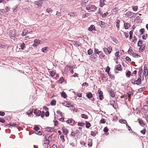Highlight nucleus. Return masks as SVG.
<instances>
[{
	"label": "nucleus",
	"instance_id": "42",
	"mask_svg": "<svg viewBox=\"0 0 148 148\" xmlns=\"http://www.w3.org/2000/svg\"><path fill=\"white\" fill-rule=\"evenodd\" d=\"M110 68L108 66H107V67L106 68V72L108 73L109 74V71H110Z\"/></svg>",
	"mask_w": 148,
	"mask_h": 148
},
{
	"label": "nucleus",
	"instance_id": "18",
	"mask_svg": "<svg viewBox=\"0 0 148 148\" xmlns=\"http://www.w3.org/2000/svg\"><path fill=\"white\" fill-rule=\"evenodd\" d=\"M45 130L47 131L51 132L54 131V129L53 128L51 127H47L46 128Z\"/></svg>",
	"mask_w": 148,
	"mask_h": 148
},
{
	"label": "nucleus",
	"instance_id": "2",
	"mask_svg": "<svg viewBox=\"0 0 148 148\" xmlns=\"http://www.w3.org/2000/svg\"><path fill=\"white\" fill-rule=\"evenodd\" d=\"M103 50L106 55H108L111 53L112 51V48L110 47H108V48H103Z\"/></svg>",
	"mask_w": 148,
	"mask_h": 148
},
{
	"label": "nucleus",
	"instance_id": "35",
	"mask_svg": "<svg viewBox=\"0 0 148 148\" xmlns=\"http://www.w3.org/2000/svg\"><path fill=\"white\" fill-rule=\"evenodd\" d=\"M88 55H90L92 54V53L93 51L91 49H90L88 51Z\"/></svg>",
	"mask_w": 148,
	"mask_h": 148
},
{
	"label": "nucleus",
	"instance_id": "52",
	"mask_svg": "<svg viewBox=\"0 0 148 148\" xmlns=\"http://www.w3.org/2000/svg\"><path fill=\"white\" fill-rule=\"evenodd\" d=\"M35 133L39 135H42V132L40 131L38 132L37 131Z\"/></svg>",
	"mask_w": 148,
	"mask_h": 148
},
{
	"label": "nucleus",
	"instance_id": "41",
	"mask_svg": "<svg viewBox=\"0 0 148 148\" xmlns=\"http://www.w3.org/2000/svg\"><path fill=\"white\" fill-rule=\"evenodd\" d=\"M11 36L13 37H14L15 36V31L14 30H13L12 31H11Z\"/></svg>",
	"mask_w": 148,
	"mask_h": 148
},
{
	"label": "nucleus",
	"instance_id": "9",
	"mask_svg": "<svg viewBox=\"0 0 148 148\" xmlns=\"http://www.w3.org/2000/svg\"><path fill=\"white\" fill-rule=\"evenodd\" d=\"M34 113L37 116H40L41 114V111L40 110H38L37 109L34 110Z\"/></svg>",
	"mask_w": 148,
	"mask_h": 148
},
{
	"label": "nucleus",
	"instance_id": "22",
	"mask_svg": "<svg viewBox=\"0 0 148 148\" xmlns=\"http://www.w3.org/2000/svg\"><path fill=\"white\" fill-rule=\"evenodd\" d=\"M119 121L120 123H125L126 124L127 123L126 121L124 119H120L119 120Z\"/></svg>",
	"mask_w": 148,
	"mask_h": 148
},
{
	"label": "nucleus",
	"instance_id": "56",
	"mask_svg": "<svg viewBox=\"0 0 148 148\" xmlns=\"http://www.w3.org/2000/svg\"><path fill=\"white\" fill-rule=\"evenodd\" d=\"M137 41V39L135 38V37H134L133 39L132 40V42H134V43H135Z\"/></svg>",
	"mask_w": 148,
	"mask_h": 148
},
{
	"label": "nucleus",
	"instance_id": "37",
	"mask_svg": "<svg viewBox=\"0 0 148 148\" xmlns=\"http://www.w3.org/2000/svg\"><path fill=\"white\" fill-rule=\"evenodd\" d=\"M131 75V72L130 71H128L126 73V77H129Z\"/></svg>",
	"mask_w": 148,
	"mask_h": 148
},
{
	"label": "nucleus",
	"instance_id": "38",
	"mask_svg": "<svg viewBox=\"0 0 148 148\" xmlns=\"http://www.w3.org/2000/svg\"><path fill=\"white\" fill-rule=\"evenodd\" d=\"M76 132H72L71 133V135L73 137H75L76 134H77V132H78V131H76Z\"/></svg>",
	"mask_w": 148,
	"mask_h": 148
},
{
	"label": "nucleus",
	"instance_id": "44",
	"mask_svg": "<svg viewBox=\"0 0 148 148\" xmlns=\"http://www.w3.org/2000/svg\"><path fill=\"white\" fill-rule=\"evenodd\" d=\"M73 44L76 47H77L79 45V44L77 42H73Z\"/></svg>",
	"mask_w": 148,
	"mask_h": 148
},
{
	"label": "nucleus",
	"instance_id": "63",
	"mask_svg": "<svg viewBox=\"0 0 148 148\" xmlns=\"http://www.w3.org/2000/svg\"><path fill=\"white\" fill-rule=\"evenodd\" d=\"M98 93L99 94V95H102L103 92H102L101 90H99L98 91Z\"/></svg>",
	"mask_w": 148,
	"mask_h": 148
},
{
	"label": "nucleus",
	"instance_id": "14",
	"mask_svg": "<svg viewBox=\"0 0 148 148\" xmlns=\"http://www.w3.org/2000/svg\"><path fill=\"white\" fill-rule=\"evenodd\" d=\"M141 83V81L140 77H139L137 80H135L134 82V84H136L139 85Z\"/></svg>",
	"mask_w": 148,
	"mask_h": 148
},
{
	"label": "nucleus",
	"instance_id": "40",
	"mask_svg": "<svg viewBox=\"0 0 148 148\" xmlns=\"http://www.w3.org/2000/svg\"><path fill=\"white\" fill-rule=\"evenodd\" d=\"M88 0H82V2L83 5H85L88 2Z\"/></svg>",
	"mask_w": 148,
	"mask_h": 148
},
{
	"label": "nucleus",
	"instance_id": "53",
	"mask_svg": "<svg viewBox=\"0 0 148 148\" xmlns=\"http://www.w3.org/2000/svg\"><path fill=\"white\" fill-rule=\"evenodd\" d=\"M46 11L48 13H50V12H52V11L50 9H47Z\"/></svg>",
	"mask_w": 148,
	"mask_h": 148
},
{
	"label": "nucleus",
	"instance_id": "21",
	"mask_svg": "<svg viewBox=\"0 0 148 148\" xmlns=\"http://www.w3.org/2000/svg\"><path fill=\"white\" fill-rule=\"evenodd\" d=\"M112 12L113 14H115L117 12V8H114L112 10Z\"/></svg>",
	"mask_w": 148,
	"mask_h": 148
},
{
	"label": "nucleus",
	"instance_id": "26",
	"mask_svg": "<svg viewBox=\"0 0 148 148\" xmlns=\"http://www.w3.org/2000/svg\"><path fill=\"white\" fill-rule=\"evenodd\" d=\"M105 0H102L100 1V6L101 7H102L104 5V1Z\"/></svg>",
	"mask_w": 148,
	"mask_h": 148
},
{
	"label": "nucleus",
	"instance_id": "29",
	"mask_svg": "<svg viewBox=\"0 0 148 148\" xmlns=\"http://www.w3.org/2000/svg\"><path fill=\"white\" fill-rule=\"evenodd\" d=\"M132 8L133 10L134 11H136L138 9V7L137 6H133Z\"/></svg>",
	"mask_w": 148,
	"mask_h": 148
},
{
	"label": "nucleus",
	"instance_id": "58",
	"mask_svg": "<svg viewBox=\"0 0 148 148\" xmlns=\"http://www.w3.org/2000/svg\"><path fill=\"white\" fill-rule=\"evenodd\" d=\"M5 10L7 12H8L10 11V8L8 7H6L5 8Z\"/></svg>",
	"mask_w": 148,
	"mask_h": 148
},
{
	"label": "nucleus",
	"instance_id": "25",
	"mask_svg": "<svg viewBox=\"0 0 148 148\" xmlns=\"http://www.w3.org/2000/svg\"><path fill=\"white\" fill-rule=\"evenodd\" d=\"M28 33V31L27 30H24L23 31L22 33V35L25 36L27 35Z\"/></svg>",
	"mask_w": 148,
	"mask_h": 148
},
{
	"label": "nucleus",
	"instance_id": "23",
	"mask_svg": "<svg viewBox=\"0 0 148 148\" xmlns=\"http://www.w3.org/2000/svg\"><path fill=\"white\" fill-rule=\"evenodd\" d=\"M90 124L87 121L86 122V127L87 128H89L90 127Z\"/></svg>",
	"mask_w": 148,
	"mask_h": 148
},
{
	"label": "nucleus",
	"instance_id": "8",
	"mask_svg": "<svg viewBox=\"0 0 148 148\" xmlns=\"http://www.w3.org/2000/svg\"><path fill=\"white\" fill-rule=\"evenodd\" d=\"M34 42V43L33 45V47H37L40 44V41L39 40H35Z\"/></svg>",
	"mask_w": 148,
	"mask_h": 148
},
{
	"label": "nucleus",
	"instance_id": "31",
	"mask_svg": "<svg viewBox=\"0 0 148 148\" xmlns=\"http://www.w3.org/2000/svg\"><path fill=\"white\" fill-rule=\"evenodd\" d=\"M92 94L91 93H88L87 94V96L88 98H90L92 97Z\"/></svg>",
	"mask_w": 148,
	"mask_h": 148
},
{
	"label": "nucleus",
	"instance_id": "5",
	"mask_svg": "<svg viewBox=\"0 0 148 148\" xmlns=\"http://www.w3.org/2000/svg\"><path fill=\"white\" fill-rule=\"evenodd\" d=\"M119 51H117L115 53L114 55L116 58H114V60L116 62V63H118V61L119 58L120 57L119 55Z\"/></svg>",
	"mask_w": 148,
	"mask_h": 148
},
{
	"label": "nucleus",
	"instance_id": "33",
	"mask_svg": "<svg viewBox=\"0 0 148 148\" xmlns=\"http://www.w3.org/2000/svg\"><path fill=\"white\" fill-rule=\"evenodd\" d=\"M56 101L55 100H53L51 101L50 103V105L51 106H54L56 105Z\"/></svg>",
	"mask_w": 148,
	"mask_h": 148
},
{
	"label": "nucleus",
	"instance_id": "39",
	"mask_svg": "<svg viewBox=\"0 0 148 148\" xmlns=\"http://www.w3.org/2000/svg\"><path fill=\"white\" fill-rule=\"evenodd\" d=\"M78 125L79 126L83 127L85 125V123H84L78 122Z\"/></svg>",
	"mask_w": 148,
	"mask_h": 148
},
{
	"label": "nucleus",
	"instance_id": "15",
	"mask_svg": "<svg viewBox=\"0 0 148 148\" xmlns=\"http://www.w3.org/2000/svg\"><path fill=\"white\" fill-rule=\"evenodd\" d=\"M143 74L145 76V77L147 76L148 74L147 69V68L145 67V66H144V72L143 73Z\"/></svg>",
	"mask_w": 148,
	"mask_h": 148
},
{
	"label": "nucleus",
	"instance_id": "59",
	"mask_svg": "<svg viewBox=\"0 0 148 148\" xmlns=\"http://www.w3.org/2000/svg\"><path fill=\"white\" fill-rule=\"evenodd\" d=\"M69 15L71 16L74 17L75 16V14L74 13H72L70 14H68V15Z\"/></svg>",
	"mask_w": 148,
	"mask_h": 148
},
{
	"label": "nucleus",
	"instance_id": "64",
	"mask_svg": "<svg viewBox=\"0 0 148 148\" xmlns=\"http://www.w3.org/2000/svg\"><path fill=\"white\" fill-rule=\"evenodd\" d=\"M145 117L146 120L148 123V114L146 115Z\"/></svg>",
	"mask_w": 148,
	"mask_h": 148
},
{
	"label": "nucleus",
	"instance_id": "27",
	"mask_svg": "<svg viewBox=\"0 0 148 148\" xmlns=\"http://www.w3.org/2000/svg\"><path fill=\"white\" fill-rule=\"evenodd\" d=\"M55 74L56 72L55 71H52L50 72V74L52 77L54 76L55 75Z\"/></svg>",
	"mask_w": 148,
	"mask_h": 148
},
{
	"label": "nucleus",
	"instance_id": "1",
	"mask_svg": "<svg viewBox=\"0 0 148 148\" xmlns=\"http://www.w3.org/2000/svg\"><path fill=\"white\" fill-rule=\"evenodd\" d=\"M125 15L127 16L130 18L135 17L136 14L130 11L127 12L125 13Z\"/></svg>",
	"mask_w": 148,
	"mask_h": 148
},
{
	"label": "nucleus",
	"instance_id": "32",
	"mask_svg": "<svg viewBox=\"0 0 148 148\" xmlns=\"http://www.w3.org/2000/svg\"><path fill=\"white\" fill-rule=\"evenodd\" d=\"M61 96L62 97H63L64 98H66V95L65 93L64 92H62L61 93Z\"/></svg>",
	"mask_w": 148,
	"mask_h": 148
},
{
	"label": "nucleus",
	"instance_id": "34",
	"mask_svg": "<svg viewBox=\"0 0 148 148\" xmlns=\"http://www.w3.org/2000/svg\"><path fill=\"white\" fill-rule=\"evenodd\" d=\"M60 140L62 142H64L65 141V139L64 136H60Z\"/></svg>",
	"mask_w": 148,
	"mask_h": 148
},
{
	"label": "nucleus",
	"instance_id": "28",
	"mask_svg": "<svg viewBox=\"0 0 148 148\" xmlns=\"http://www.w3.org/2000/svg\"><path fill=\"white\" fill-rule=\"evenodd\" d=\"M121 65L120 64H118L116 66V69L118 71H120L121 70Z\"/></svg>",
	"mask_w": 148,
	"mask_h": 148
},
{
	"label": "nucleus",
	"instance_id": "55",
	"mask_svg": "<svg viewBox=\"0 0 148 148\" xmlns=\"http://www.w3.org/2000/svg\"><path fill=\"white\" fill-rule=\"evenodd\" d=\"M90 135L91 136H95L96 134L93 131H91L90 133Z\"/></svg>",
	"mask_w": 148,
	"mask_h": 148
},
{
	"label": "nucleus",
	"instance_id": "16",
	"mask_svg": "<svg viewBox=\"0 0 148 148\" xmlns=\"http://www.w3.org/2000/svg\"><path fill=\"white\" fill-rule=\"evenodd\" d=\"M130 27V24L128 23L124 22V28L126 29H128Z\"/></svg>",
	"mask_w": 148,
	"mask_h": 148
},
{
	"label": "nucleus",
	"instance_id": "54",
	"mask_svg": "<svg viewBox=\"0 0 148 148\" xmlns=\"http://www.w3.org/2000/svg\"><path fill=\"white\" fill-rule=\"evenodd\" d=\"M95 7V6L94 5L93 6L91 5V6L90 5V6L88 7H87L86 8L87 10H88L91 8H94Z\"/></svg>",
	"mask_w": 148,
	"mask_h": 148
},
{
	"label": "nucleus",
	"instance_id": "62",
	"mask_svg": "<svg viewBox=\"0 0 148 148\" xmlns=\"http://www.w3.org/2000/svg\"><path fill=\"white\" fill-rule=\"evenodd\" d=\"M140 34H142L144 32V29H141L140 30Z\"/></svg>",
	"mask_w": 148,
	"mask_h": 148
},
{
	"label": "nucleus",
	"instance_id": "47",
	"mask_svg": "<svg viewBox=\"0 0 148 148\" xmlns=\"http://www.w3.org/2000/svg\"><path fill=\"white\" fill-rule=\"evenodd\" d=\"M57 113L60 115L61 116H63L62 113L60 112V111H57Z\"/></svg>",
	"mask_w": 148,
	"mask_h": 148
},
{
	"label": "nucleus",
	"instance_id": "30",
	"mask_svg": "<svg viewBox=\"0 0 148 148\" xmlns=\"http://www.w3.org/2000/svg\"><path fill=\"white\" fill-rule=\"evenodd\" d=\"M81 117L82 118L85 119H87L88 118V116L85 114H81Z\"/></svg>",
	"mask_w": 148,
	"mask_h": 148
},
{
	"label": "nucleus",
	"instance_id": "19",
	"mask_svg": "<svg viewBox=\"0 0 148 148\" xmlns=\"http://www.w3.org/2000/svg\"><path fill=\"white\" fill-rule=\"evenodd\" d=\"M143 109L144 113H147L148 110V106L147 105L144 106L143 107Z\"/></svg>",
	"mask_w": 148,
	"mask_h": 148
},
{
	"label": "nucleus",
	"instance_id": "48",
	"mask_svg": "<svg viewBox=\"0 0 148 148\" xmlns=\"http://www.w3.org/2000/svg\"><path fill=\"white\" fill-rule=\"evenodd\" d=\"M108 12L104 13L102 15V17L103 18L106 17L108 15Z\"/></svg>",
	"mask_w": 148,
	"mask_h": 148
},
{
	"label": "nucleus",
	"instance_id": "7",
	"mask_svg": "<svg viewBox=\"0 0 148 148\" xmlns=\"http://www.w3.org/2000/svg\"><path fill=\"white\" fill-rule=\"evenodd\" d=\"M68 124H70L71 125H73L75 123V121L72 119H69L66 121Z\"/></svg>",
	"mask_w": 148,
	"mask_h": 148
},
{
	"label": "nucleus",
	"instance_id": "45",
	"mask_svg": "<svg viewBox=\"0 0 148 148\" xmlns=\"http://www.w3.org/2000/svg\"><path fill=\"white\" fill-rule=\"evenodd\" d=\"M126 127L128 130H129V131H130V130H131L132 131V130H131V128L128 125L127 123L126 125Z\"/></svg>",
	"mask_w": 148,
	"mask_h": 148
},
{
	"label": "nucleus",
	"instance_id": "4",
	"mask_svg": "<svg viewBox=\"0 0 148 148\" xmlns=\"http://www.w3.org/2000/svg\"><path fill=\"white\" fill-rule=\"evenodd\" d=\"M25 44L23 43L20 45H18L16 49V51H19V50H23L25 47Z\"/></svg>",
	"mask_w": 148,
	"mask_h": 148
},
{
	"label": "nucleus",
	"instance_id": "49",
	"mask_svg": "<svg viewBox=\"0 0 148 148\" xmlns=\"http://www.w3.org/2000/svg\"><path fill=\"white\" fill-rule=\"evenodd\" d=\"M125 59L126 60L129 62H130L131 61V59L128 57H126Z\"/></svg>",
	"mask_w": 148,
	"mask_h": 148
},
{
	"label": "nucleus",
	"instance_id": "51",
	"mask_svg": "<svg viewBox=\"0 0 148 148\" xmlns=\"http://www.w3.org/2000/svg\"><path fill=\"white\" fill-rule=\"evenodd\" d=\"M145 45L143 44L140 47V49L143 50L145 48Z\"/></svg>",
	"mask_w": 148,
	"mask_h": 148
},
{
	"label": "nucleus",
	"instance_id": "11",
	"mask_svg": "<svg viewBox=\"0 0 148 148\" xmlns=\"http://www.w3.org/2000/svg\"><path fill=\"white\" fill-rule=\"evenodd\" d=\"M88 30L90 31H92L93 30H95V27L94 25H91L88 28Z\"/></svg>",
	"mask_w": 148,
	"mask_h": 148
},
{
	"label": "nucleus",
	"instance_id": "13",
	"mask_svg": "<svg viewBox=\"0 0 148 148\" xmlns=\"http://www.w3.org/2000/svg\"><path fill=\"white\" fill-rule=\"evenodd\" d=\"M138 121L139 124L142 127H144L145 124L142 120L140 119H138Z\"/></svg>",
	"mask_w": 148,
	"mask_h": 148
},
{
	"label": "nucleus",
	"instance_id": "50",
	"mask_svg": "<svg viewBox=\"0 0 148 148\" xmlns=\"http://www.w3.org/2000/svg\"><path fill=\"white\" fill-rule=\"evenodd\" d=\"M140 132L141 133L143 134H145L146 133V130L145 129H144L143 130L140 131Z\"/></svg>",
	"mask_w": 148,
	"mask_h": 148
},
{
	"label": "nucleus",
	"instance_id": "57",
	"mask_svg": "<svg viewBox=\"0 0 148 148\" xmlns=\"http://www.w3.org/2000/svg\"><path fill=\"white\" fill-rule=\"evenodd\" d=\"M5 113L3 112L0 111V115L2 116H4Z\"/></svg>",
	"mask_w": 148,
	"mask_h": 148
},
{
	"label": "nucleus",
	"instance_id": "20",
	"mask_svg": "<svg viewBox=\"0 0 148 148\" xmlns=\"http://www.w3.org/2000/svg\"><path fill=\"white\" fill-rule=\"evenodd\" d=\"M100 23L101 25V26L102 27H105L106 26V24L104 22L101 21Z\"/></svg>",
	"mask_w": 148,
	"mask_h": 148
},
{
	"label": "nucleus",
	"instance_id": "12",
	"mask_svg": "<svg viewBox=\"0 0 148 148\" xmlns=\"http://www.w3.org/2000/svg\"><path fill=\"white\" fill-rule=\"evenodd\" d=\"M88 145L89 147H91L92 146V140L91 139H89L87 141Z\"/></svg>",
	"mask_w": 148,
	"mask_h": 148
},
{
	"label": "nucleus",
	"instance_id": "6",
	"mask_svg": "<svg viewBox=\"0 0 148 148\" xmlns=\"http://www.w3.org/2000/svg\"><path fill=\"white\" fill-rule=\"evenodd\" d=\"M34 4L37 5L38 7H40L42 4V0H38L34 2Z\"/></svg>",
	"mask_w": 148,
	"mask_h": 148
},
{
	"label": "nucleus",
	"instance_id": "43",
	"mask_svg": "<svg viewBox=\"0 0 148 148\" xmlns=\"http://www.w3.org/2000/svg\"><path fill=\"white\" fill-rule=\"evenodd\" d=\"M47 48L46 47L43 48L42 49V51L43 52L46 53L47 51Z\"/></svg>",
	"mask_w": 148,
	"mask_h": 148
},
{
	"label": "nucleus",
	"instance_id": "61",
	"mask_svg": "<svg viewBox=\"0 0 148 148\" xmlns=\"http://www.w3.org/2000/svg\"><path fill=\"white\" fill-rule=\"evenodd\" d=\"M34 129L36 131H37L38 130H39V128L38 126H36L34 128Z\"/></svg>",
	"mask_w": 148,
	"mask_h": 148
},
{
	"label": "nucleus",
	"instance_id": "36",
	"mask_svg": "<svg viewBox=\"0 0 148 148\" xmlns=\"http://www.w3.org/2000/svg\"><path fill=\"white\" fill-rule=\"evenodd\" d=\"M64 79L63 77H61L60 78L59 81L61 84L63 83L64 81Z\"/></svg>",
	"mask_w": 148,
	"mask_h": 148
},
{
	"label": "nucleus",
	"instance_id": "3",
	"mask_svg": "<svg viewBox=\"0 0 148 148\" xmlns=\"http://www.w3.org/2000/svg\"><path fill=\"white\" fill-rule=\"evenodd\" d=\"M62 105L64 106H65L66 107H73V105L72 104H71V103L69 102L68 101H64L62 103Z\"/></svg>",
	"mask_w": 148,
	"mask_h": 148
},
{
	"label": "nucleus",
	"instance_id": "60",
	"mask_svg": "<svg viewBox=\"0 0 148 148\" xmlns=\"http://www.w3.org/2000/svg\"><path fill=\"white\" fill-rule=\"evenodd\" d=\"M103 131L104 132H106L108 131V129L107 127H105L103 129Z\"/></svg>",
	"mask_w": 148,
	"mask_h": 148
},
{
	"label": "nucleus",
	"instance_id": "24",
	"mask_svg": "<svg viewBox=\"0 0 148 148\" xmlns=\"http://www.w3.org/2000/svg\"><path fill=\"white\" fill-rule=\"evenodd\" d=\"M101 51H99L98 49L95 48L94 49V53L99 55Z\"/></svg>",
	"mask_w": 148,
	"mask_h": 148
},
{
	"label": "nucleus",
	"instance_id": "17",
	"mask_svg": "<svg viewBox=\"0 0 148 148\" xmlns=\"http://www.w3.org/2000/svg\"><path fill=\"white\" fill-rule=\"evenodd\" d=\"M108 92L110 95L112 97H115V94L113 91L112 90H108Z\"/></svg>",
	"mask_w": 148,
	"mask_h": 148
},
{
	"label": "nucleus",
	"instance_id": "10",
	"mask_svg": "<svg viewBox=\"0 0 148 148\" xmlns=\"http://www.w3.org/2000/svg\"><path fill=\"white\" fill-rule=\"evenodd\" d=\"M63 133L65 135H66L68 134L69 131L65 127H62V129Z\"/></svg>",
	"mask_w": 148,
	"mask_h": 148
},
{
	"label": "nucleus",
	"instance_id": "46",
	"mask_svg": "<svg viewBox=\"0 0 148 148\" xmlns=\"http://www.w3.org/2000/svg\"><path fill=\"white\" fill-rule=\"evenodd\" d=\"M143 43V41L141 40H139L138 42V46H140Z\"/></svg>",
	"mask_w": 148,
	"mask_h": 148
}]
</instances>
